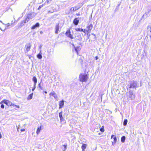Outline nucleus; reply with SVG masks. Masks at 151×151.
<instances>
[{
	"label": "nucleus",
	"instance_id": "40",
	"mask_svg": "<svg viewBox=\"0 0 151 151\" xmlns=\"http://www.w3.org/2000/svg\"><path fill=\"white\" fill-rule=\"evenodd\" d=\"M36 88V87H35V86H33V88H32V91H34V90Z\"/></svg>",
	"mask_w": 151,
	"mask_h": 151
},
{
	"label": "nucleus",
	"instance_id": "4",
	"mask_svg": "<svg viewBox=\"0 0 151 151\" xmlns=\"http://www.w3.org/2000/svg\"><path fill=\"white\" fill-rule=\"evenodd\" d=\"M82 6V5L81 4H78L76 6H75L74 7H71L70 10V12H72L73 11H75L79 9H80Z\"/></svg>",
	"mask_w": 151,
	"mask_h": 151
},
{
	"label": "nucleus",
	"instance_id": "29",
	"mask_svg": "<svg viewBox=\"0 0 151 151\" xmlns=\"http://www.w3.org/2000/svg\"><path fill=\"white\" fill-rule=\"evenodd\" d=\"M91 35H92V40H95L96 39V35L93 33H92Z\"/></svg>",
	"mask_w": 151,
	"mask_h": 151
},
{
	"label": "nucleus",
	"instance_id": "17",
	"mask_svg": "<svg viewBox=\"0 0 151 151\" xmlns=\"http://www.w3.org/2000/svg\"><path fill=\"white\" fill-rule=\"evenodd\" d=\"M40 26V24L39 22L36 23L35 24L33 25L31 27L32 29H34L37 27H39Z\"/></svg>",
	"mask_w": 151,
	"mask_h": 151
},
{
	"label": "nucleus",
	"instance_id": "46",
	"mask_svg": "<svg viewBox=\"0 0 151 151\" xmlns=\"http://www.w3.org/2000/svg\"><path fill=\"white\" fill-rule=\"evenodd\" d=\"M116 142H114L113 141L112 142V145H114L115 144V143Z\"/></svg>",
	"mask_w": 151,
	"mask_h": 151
},
{
	"label": "nucleus",
	"instance_id": "31",
	"mask_svg": "<svg viewBox=\"0 0 151 151\" xmlns=\"http://www.w3.org/2000/svg\"><path fill=\"white\" fill-rule=\"evenodd\" d=\"M120 5V4H119L116 7V8H115V12H116L117 11H118L119 10V6Z\"/></svg>",
	"mask_w": 151,
	"mask_h": 151
},
{
	"label": "nucleus",
	"instance_id": "49",
	"mask_svg": "<svg viewBox=\"0 0 151 151\" xmlns=\"http://www.w3.org/2000/svg\"><path fill=\"white\" fill-rule=\"evenodd\" d=\"M76 15L77 16H80V13H76Z\"/></svg>",
	"mask_w": 151,
	"mask_h": 151
},
{
	"label": "nucleus",
	"instance_id": "27",
	"mask_svg": "<svg viewBox=\"0 0 151 151\" xmlns=\"http://www.w3.org/2000/svg\"><path fill=\"white\" fill-rule=\"evenodd\" d=\"M128 120L127 119H125L123 123V125L124 126H125L127 125Z\"/></svg>",
	"mask_w": 151,
	"mask_h": 151
},
{
	"label": "nucleus",
	"instance_id": "12",
	"mask_svg": "<svg viewBox=\"0 0 151 151\" xmlns=\"http://www.w3.org/2000/svg\"><path fill=\"white\" fill-rule=\"evenodd\" d=\"M49 95L52 96L55 99H57L58 98L57 94L54 91L51 92L50 93Z\"/></svg>",
	"mask_w": 151,
	"mask_h": 151
},
{
	"label": "nucleus",
	"instance_id": "41",
	"mask_svg": "<svg viewBox=\"0 0 151 151\" xmlns=\"http://www.w3.org/2000/svg\"><path fill=\"white\" fill-rule=\"evenodd\" d=\"M15 105H16L14 104H12V103L11 102V106H14V107H15Z\"/></svg>",
	"mask_w": 151,
	"mask_h": 151
},
{
	"label": "nucleus",
	"instance_id": "36",
	"mask_svg": "<svg viewBox=\"0 0 151 151\" xmlns=\"http://www.w3.org/2000/svg\"><path fill=\"white\" fill-rule=\"evenodd\" d=\"M60 122H65V119L63 117H62L61 118H60Z\"/></svg>",
	"mask_w": 151,
	"mask_h": 151
},
{
	"label": "nucleus",
	"instance_id": "13",
	"mask_svg": "<svg viewBox=\"0 0 151 151\" xmlns=\"http://www.w3.org/2000/svg\"><path fill=\"white\" fill-rule=\"evenodd\" d=\"M44 128L43 127L42 125H41L39 127H38L37 129L36 133L37 134H38L40 132V131L42 130Z\"/></svg>",
	"mask_w": 151,
	"mask_h": 151
},
{
	"label": "nucleus",
	"instance_id": "26",
	"mask_svg": "<svg viewBox=\"0 0 151 151\" xmlns=\"http://www.w3.org/2000/svg\"><path fill=\"white\" fill-rule=\"evenodd\" d=\"M79 61L80 63H81V64L82 67L83 68L84 65H83V64L84 63L83 62V59L82 58H80L79 59Z\"/></svg>",
	"mask_w": 151,
	"mask_h": 151
},
{
	"label": "nucleus",
	"instance_id": "15",
	"mask_svg": "<svg viewBox=\"0 0 151 151\" xmlns=\"http://www.w3.org/2000/svg\"><path fill=\"white\" fill-rule=\"evenodd\" d=\"M42 80H41L40 82L39 83L38 87L39 88L40 90H43L44 88V87H43V83H42Z\"/></svg>",
	"mask_w": 151,
	"mask_h": 151
},
{
	"label": "nucleus",
	"instance_id": "1",
	"mask_svg": "<svg viewBox=\"0 0 151 151\" xmlns=\"http://www.w3.org/2000/svg\"><path fill=\"white\" fill-rule=\"evenodd\" d=\"M35 16V14L33 13L32 12L28 14L26 17L24 19L20 22L19 27H22L25 23L28 22L30 19H32Z\"/></svg>",
	"mask_w": 151,
	"mask_h": 151
},
{
	"label": "nucleus",
	"instance_id": "32",
	"mask_svg": "<svg viewBox=\"0 0 151 151\" xmlns=\"http://www.w3.org/2000/svg\"><path fill=\"white\" fill-rule=\"evenodd\" d=\"M4 104L1 103V101L0 102V104H1V107L2 109H4V105L3 104Z\"/></svg>",
	"mask_w": 151,
	"mask_h": 151
},
{
	"label": "nucleus",
	"instance_id": "30",
	"mask_svg": "<svg viewBox=\"0 0 151 151\" xmlns=\"http://www.w3.org/2000/svg\"><path fill=\"white\" fill-rule=\"evenodd\" d=\"M147 35L150 37V39H151V31H147Z\"/></svg>",
	"mask_w": 151,
	"mask_h": 151
},
{
	"label": "nucleus",
	"instance_id": "53",
	"mask_svg": "<svg viewBox=\"0 0 151 151\" xmlns=\"http://www.w3.org/2000/svg\"><path fill=\"white\" fill-rule=\"evenodd\" d=\"M2 138V135L0 133V139H1Z\"/></svg>",
	"mask_w": 151,
	"mask_h": 151
},
{
	"label": "nucleus",
	"instance_id": "39",
	"mask_svg": "<svg viewBox=\"0 0 151 151\" xmlns=\"http://www.w3.org/2000/svg\"><path fill=\"white\" fill-rule=\"evenodd\" d=\"M113 139H114L113 141L114 142H116L117 141V138L116 136H114V137L113 138Z\"/></svg>",
	"mask_w": 151,
	"mask_h": 151
},
{
	"label": "nucleus",
	"instance_id": "25",
	"mask_svg": "<svg viewBox=\"0 0 151 151\" xmlns=\"http://www.w3.org/2000/svg\"><path fill=\"white\" fill-rule=\"evenodd\" d=\"M126 139V137L125 136H122L121 138V141L122 142L124 143L125 141V140Z\"/></svg>",
	"mask_w": 151,
	"mask_h": 151
},
{
	"label": "nucleus",
	"instance_id": "6",
	"mask_svg": "<svg viewBox=\"0 0 151 151\" xmlns=\"http://www.w3.org/2000/svg\"><path fill=\"white\" fill-rule=\"evenodd\" d=\"M31 47V45L30 43L26 44L24 47L25 52L26 53L29 51L30 50Z\"/></svg>",
	"mask_w": 151,
	"mask_h": 151
},
{
	"label": "nucleus",
	"instance_id": "7",
	"mask_svg": "<svg viewBox=\"0 0 151 151\" xmlns=\"http://www.w3.org/2000/svg\"><path fill=\"white\" fill-rule=\"evenodd\" d=\"M1 103H4L7 106H11V102L9 100L4 99L1 101Z\"/></svg>",
	"mask_w": 151,
	"mask_h": 151
},
{
	"label": "nucleus",
	"instance_id": "20",
	"mask_svg": "<svg viewBox=\"0 0 151 151\" xmlns=\"http://www.w3.org/2000/svg\"><path fill=\"white\" fill-rule=\"evenodd\" d=\"M75 50L76 52V53L77 55H78V51H79L81 50V48H80L79 46H78L77 47H76L74 49Z\"/></svg>",
	"mask_w": 151,
	"mask_h": 151
},
{
	"label": "nucleus",
	"instance_id": "58",
	"mask_svg": "<svg viewBox=\"0 0 151 151\" xmlns=\"http://www.w3.org/2000/svg\"><path fill=\"white\" fill-rule=\"evenodd\" d=\"M82 151H85V150H82Z\"/></svg>",
	"mask_w": 151,
	"mask_h": 151
},
{
	"label": "nucleus",
	"instance_id": "52",
	"mask_svg": "<svg viewBox=\"0 0 151 151\" xmlns=\"http://www.w3.org/2000/svg\"><path fill=\"white\" fill-rule=\"evenodd\" d=\"M142 82L141 81L140 83V86H142Z\"/></svg>",
	"mask_w": 151,
	"mask_h": 151
},
{
	"label": "nucleus",
	"instance_id": "48",
	"mask_svg": "<svg viewBox=\"0 0 151 151\" xmlns=\"http://www.w3.org/2000/svg\"><path fill=\"white\" fill-rule=\"evenodd\" d=\"M95 60H97L99 58L97 56H96V57H95Z\"/></svg>",
	"mask_w": 151,
	"mask_h": 151
},
{
	"label": "nucleus",
	"instance_id": "45",
	"mask_svg": "<svg viewBox=\"0 0 151 151\" xmlns=\"http://www.w3.org/2000/svg\"><path fill=\"white\" fill-rule=\"evenodd\" d=\"M114 136H115L113 134H112L111 135V138H114Z\"/></svg>",
	"mask_w": 151,
	"mask_h": 151
},
{
	"label": "nucleus",
	"instance_id": "22",
	"mask_svg": "<svg viewBox=\"0 0 151 151\" xmlns=\"http://www.w3.org/2000/svg\"><path fill=\"white\" fill-rule=\"evenodd\" d=\"M33 94V93H32L29 95L27 97V99L28 100H31V99H32V98Z\"/></svg>",
	"mask_w": 151,
	"mask_h": 151
},
{
	"label": "nucleus",
	"instance_id": "23",
	"mask_svg": "<svg viewBox=\"0 0 151 151\" xmlns=\"http://www.w3.org/2000/svg\"><path fill=\"white\" fill-rule=\"evenodd\" d=\"M75 30L77 32H82L83 31V29L82 28H76L75 29Z\"/></svg>",
	"mask_w": 151,
	"mask_h": 151
},
{
	"label": "nucleus",
	"instance_id": "43",
	"mask_svg": "<svg viewBox=\"0 0 151 151\" xmlns=\"http://www.w3.org/2000/svg\"><path fill=\"white\" fill-rule=\"evenodd\" d=\"M15 107L17 108H19L20 107L19 106L16 105Z\"/></svg>",
	"mask_w": 151,
	"mask_h": 151
},
{
	"label": "nucleus",
	"instance_id": "3",
	"mask_svg": "<svg viewBox=\"0 0 151 151\" xmlns=\"http://www.w3.org/2000/svg\"><path fill=\"white\" fill-rule=\"evenodd\" d=\"M79 78L80 81L86 82L88 78V75L86 73H81Z\"/></svg>",
	"mask_w": 151,
	"mask_h": 151
},
{
	"label": "nucleus",
	"instance_id": "10",
	"mask_svg": "<svg viewBox=\"0 0 151 151\" xmlns=\"http://www.w3.org/2000/svg\"><path fill=\"white\" fill-rule=\"evenodd\" d=\"M81 17H78V18H75L73 21V23L74 25L77 26L78 25L80 21V19Z\"/></svg>",
	"mask_w": 151,
	"mask_h": 151
},
{
	"label": "nucleus",
	"instance_id": "54",
	"mask_svg": "<svg viewBox=\"0 0 151 151\" xmlns=\"http://www.w3.org/2000/svg\"><path fill=\"white\" fill-rule=\"evenodd\" d=\"M87 36H88V39L89 38V36H90V34H89V33L88 34V35H87Z\"/></svg>",
	"mask_w": 151,
	"mask_h": 151
},
{
	"label": "nucleus",
	"instance_id": "9",
	"mask_svg": "<svg viewBox=\"0 0 151 151\" xmlns=\"http://www.w3.org/2000/svg\"><path fill=\"white\" fill-rule=\"evenodd\" d=\"M76 37H77V40L80 41H81L83 38V34L82 33H77L76 34Z\"/></svg>",
	"mask_w": 151,
	"mask_h": 151
},
{
	"label": "nucleus",
	"instance_id": "21",
	"mask_svg": "<svg viewBox=\"0 0 151 151\" xmlns=\"http://www.w3.org/2000/svg\"><path fill=\"white\" fill-rule=\"evenodd\" d=\"M4 25H5V24H4ZM5 25L6 26V27H5V28L3 30L2 28H1L0 27V29L2 31H4L5 29H7L8 27L10 25V24L8 23H7L6 24H5Z\"/></svg>",
	"mask_w": 151,
	"mask_h": 151
},
{
	"label": "nucleus",
	"instance_id": "16",
	"mask_svg": "<svg viewBox=\"0 0 151 151\" xmlns=\"http://www.w3.org/2000/svg\"><path fill=\"white\" fill-rule=\"evenodd\" d=\"M59 29V24H56L55 27V33L58 34V31Z\"/></svg>",
	"mask_w": 151,
	"mask_h": 151
},
{
	"label": "nucleus",
	"instance_id": "44",
	"mask_svg": "<svg viewBox=\"0 0 151 151\" xmlns=\"http://www.w3.org/2000/svg\"><path fill=\"white\" fill-rule=\"evenodd\" d=\"M42 45H40L39 46V49L41 50V48L42 47Z\"/></svg>",
	"mask_w": 151,
	"mask_h": 151
},
{
	"label": "nucleus",
	"instance_id": "33",
	"mask_svg": "<svg viewBox=\"0 0 151 151\" xmlns=\"http://www.w3.org/2000/svg\"><path fill=\"white\" fill-rule=\"evenodd\" d=\"M59 116L60 118H61L62 117H63V113L62 111L60 112V113H59Z\"/></svg>",
	"mask_w": 151,
	"mask_h": 151
},
{
	"label": "nucleus",
	"instance_id": "18",
	"mask_svg": "<svg viewBox=\"0 0 151 151\" xmlns=\"http://www.w3.org/2000/svg\"><path fill=\"white\" fill-rule=\"evenodd\" d=\"M32 81L34 83V86L36 87V85L37 82V79L35 76H33L32 78Z\"/></svg>",
	"mask_w": 151,
	"mask_h": 151
},
{
	"label": "nucleus",
	"instance_id": "35",
	"mask_svg": "<svg viewBox=\"0 0 151 151\" xmlns=\"http://www.w3.org/2000/svg\"><path fill=\"white\" fill-rule=\"evenodd\" d=\"M100 130L102 132H104V126H102L101 127L100 129Z\"/></svg>",
	"mask_w": 151,
	"mask_h": 151
},
{
	"label": "nucleus",
	"instance_id": "2",
	"mask_svg": "<svg viewBox=\"0 0 151 151\" xmlns=\"http://www.w3.org/2000/svg\"><path fill=\"white\" fill-rule=\"evenodd\" d=\"M128 86L130 89H136V88L139 87V84L136 81L133 80H131L128 81Z\"/></svg>",
	"mask_w": 151,
	"mask_h": 151
},
{
	"label": "nucleus",
	"instance_id": "34",
	"mask_svg": "<svg viewBox=\"0 0 151 151\" xmlns=\"http://www.w3.org/2000/svg\"><path fill=\"white\" fill-rule=\"evenodd\" d=\"M151 31V27L150 26H148L147 27V32Z\"/></svg>",
	"mask_w": 151,
	"mask_h": 151
},
{
	"label": "nucleus",
	"instance_id": "47",
	"mask_svg": "<svg viewBox=\"0 0 151 151\" xmlns=\"http://www.w3.org/2000/svg\"><path fill=\"white\" fill-rule=\"evenodd\" d=\"M27 55L28 56V57L29 59H30L32 57V56L31 55Z\"/></svg>",
	"mask_w": 151,
	"mask_h": 151
},
{
	"label": "nucleus",
	"instance_id": "50",
	"mask_svg": "<svg viewBox=\"0 0 151 151\" xmlns=\"http://www.w3.org/2000/svg\"><path fill=\"white\" fill-rule=\"evenodd\" d=\"M43 91L44 92V93H45L47 94V92L46 91Z\"/></svg>",
	"mask_w": 151,
	"mask_h": 151
},
{
	"label": "nucleus",
	"instance_id": "60",
	"mask_svg": "<svg viewBox=\"0 0 151 151\" xmlns=\"http://www.w3.org/2000/svg\"><path fill=\"white\" fill-rule=\"evenodd\" d=\"M80 44V45H81V43H80V44Z\"/></svg>",
	"mask_w": 151,
	"mask_h": 151
},
{
	"label": "nucleus",
	"instance_id": "11",
	"mask_svg": "<svg viewBox=\"0 0 151 151\" xmlns=\"http://www.w3.org/2000/svg\"><path fill=\"white\" fill-rule=\"evenodd\" d=\"M93 27V25L92 24H90L89 25L87 26L86 28L87 29V35H88V34L91 32V31Z\"/></svg>",
	"mask_w": 151,
	"mask_h": 151
},
{
	"label": "nucleus",
	"instance_id": "56",
	"mask_svg": "<svg viewBox=\"0 0 151 151\" xmlns=\"http://www.w3.org/2000/svg\"><path fill=\"white\" fill-rule=\"evenodd\" d=\"M42 33H43V32H42V31H41V32H40V33L41 34H42Z\"/></svg>",
	"mask_w": 151,
	"mask_h": 151
},
{
	"label": "nucleus",
	"instance_id": "51",
	"mask_svg": "<svg viewBox=\"0 0 151 151\" xmlns=\"http://www.w3.org/2000/svg\"><path fill=\"white\" fill-rule=\"evenodd\" d=\"M24 131H25V129H21V131L22 132H24Z\"/></svg>",
	"mask_w": 151,
	"mask_h": 151
},
{
	"label": "nucleus",
	"instance_id": "37",
	"mask_svg": "<svg viewBox=\"0 0 151 151\" xmlns=\"http://www.w3.org/2000/svg\"><path fill=\"white\" fill-rule=\"evenodd\" d=\"M45 4H42V5H40L39 7H38V8L37 9L38 10H40L41 9V8L42 7H43L44 5Z\"/></svg>",
	"mask_w": 151,
	"mask_h": 151
},
{
	"label": "nucleus",
	"instance_id": "55",
	"mask_svg": "<svg viewBox=\"0 0 151 151\" xmlns=\"http://www.w3.org/2000/svg\"><path fill=\"white\" fill-rule=\"evenodd\" d=\"M0 23H2L3 24H4L1 21H0Z\"/></svg>",
	"mask_w": 151,
	"mask_h": 151
},
{
	"label": "nucleus",
	"instance_id": "19",
	"mask_svg": "<svg viewBox=\"0 0 151 151\" xmlns=\"http://www.w3.org/2000/svg\"><path fill=\"white\" fill-rule=\"evenodd\" d=\"M42 50H40L39 53L37 55V58L39 59H41L42 57Z\"/></svg>",
	"mask_w": 151,
	"mask_h": 151
},
{
	"label": "nucleus",
	"instance_id": "28",
	"mask_svg": "<svg viewBox=\"0 0 151 151\" xmlns=\"http://www.w3.org/2000/svg\"><path fill=\"white\" fill-rule=\"evenodd\" d=\"M63 146L64 147V148L63 149V151L66 150L67 148V144L66 143L65 144L63 145Z\"/></svg>",
	"mask_w": 151,
	"mask_h": 151
},
{
	"label": "nucleus",
	"instance_id": "24",
	"mask_svg": "<svg viewBox=\"0 0 151 151\" xmlns=\"http://www.w3.org/2000/svg\"><path fill=\"white\" fill-rule=\"evenodd\" d=\"M87 146V145L86 144H83L81 146V148L82 150H85Z\"/></svg>",
	"mask_w": 151,
	"mask_h": 151
},
{
	"label": "nucleus",
	"instance_id": "42",
	"mask_svg": "<svg viewBox=\"0 0 151 151\" xmlns=\"http://www.w3.org/2000/svg\"><path fill=\"white\" fill-rule=\"evenodd\" d=\"M71 45H72V46H73V48H74V49H75V48L76 47H75V45H74V44H71Z\"/></svg>",
	"mask_w": 151,
	"mask_h": 151
},
{
	"label": "nucleus",
	"instance_id": "5",
	"mask_svg": "<svg viewBox=\"0 0 151 151\" xmlns=\"http://www.w3.org/2000/svg\"><path fill=\"white\" fill-rule=\"evenodd\" d=\"M129 96L132 100H134L135 99V94L133 93V91L130 90L129 92Z\"/></svg>",
	"mask_w": 151,
	"mask_h": 151
},
{
	"label": "nucleus",
	"instance_id": "8",
	"mask_svg": "<svg viewBox=\"0 0 151 151\" xmlns=\"http://www.w3.org/2000/svg\"><path fill=\"white\" fill-rule=\"evenodd\" d=\"M66 36L68 37H69L71 39L74 38L73 37V35L71 34L70 31V29L68 30L65 33Z\"/></svg>",
	"mask_w": 151,
	"mask_h": 151
},
{
	"label": "nucleus",
	"instance_id": "14",
	"mask_svg": "<svg viewBox=\"0 0 151 151\" xmlns=\"http://www.w3.org/2000/svg\"><path fill=\"white\" fill-rule=\"evenodd\" d=\"M64 101L63 100L60 101L59 102V109H60L62 108L64 105Z\"/></svg>",
	"mask_w": 151,
	"mask_h": 151
},
{
	"label": "nucleus",
	"instance_id": "38",
	"mask_svg": "<svg viewBox=\"0 0 151 151\" xmlns=\"http://www.w3.org/2000/svg\"><path fill=\"white\" fill-rule=\"evenodd\" d=\"M87 29H83V32L84 33H85V35L86 34H87Z\"/></svg>",
	"mask_w": 151,
	"mask_h": 151
},
{
	"label": "nucleus",
	"instance_id": "57",
	"mask_svg": "<svg viewBox=\"0 0 151 151\" xmlns=\"http://www.w3.org/2000/svg\"><path fill=\"white\" fill-rule=\"evenodd\" d=\"M102 96H101V100L102 99Z\"/></svg>",
	"mask_w": 151,
	"mask_h": 151
},
{
	"label": "nucleus",
	"instance_id": "59",
	"mask_svg": "<svg viewBox=\"0 0 151 151\" xmlns=\"http://www.w3.org/2000/svg\"><path fill=\"white\" fill-rule=\"evenodd\" d=\"M86 65H85V67H86Z\"/></svg>",
	"mask_w": 151,
	"mask_h": 151
}]
</instances>
